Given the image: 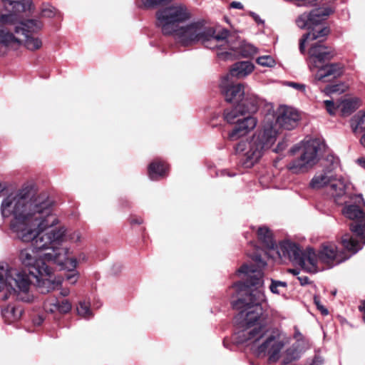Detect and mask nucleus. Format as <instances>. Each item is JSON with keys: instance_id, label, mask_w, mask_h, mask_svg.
I'll use <instances>...</instances> for the list:
<instances>
[{"instance_id": "1", "label": "nucleus", "mask_w": 365, "mask_h": 365, "mask_svg": "<svg viewBox=\"0 0 365 365\" xmlns=\"http://www.w3.org/2000/svg\"><path fill=\"white\" fill-rule=\"evenodd\" d=\"M250 257L257 267L243 264L238 269L237 272L240 274H244L246 277L245 292L247 294L245 297L236 301L233 306L237 309H241L236 317L242 328V330L236 333L237 341L251 346L252 350L255 352L256 346L262 342L269 331L262 323V320L267 319V315L264 314V316L263 304L265 307L267 299L262 288L264 281L261 269L264 267L267 263L258 254Z\"/></svg>"}, {"instance_id": "2", "label": "nucleus", "mask_w": 365, "mask_h": 365, "mask_svg": "<svg viewBox=\"0 0 365 365\" xmlns=\"http://www.w3.org/2000/svg\"><path fill=\"white\" fill-rule=\"evenodd\" d=\"M47 222L43 221L38 227L31 229L34 233L26 240L19 235H14L23 242L31 243V247L20 250L19 259L32 275L48 274L50 267L44 261L52 262L61 269L68 270L77 267V259L69 257V249L62 246L66 239V228L58 225H47Z\"/></svg>"}, {"instance_id": "3", "label": "nucleus", "mask_w": 365, "mask_h": 365, "mask_svg": "<svg viewBox=\"0 0 365 365\" xmlns=\"http://www.w3.org/2000/svg\"><path fill=\"white\" fill-rule=\"evenodd\" d=\"M1 212L4 217L13 216L10 230L22 239L31 237V229L38 224L48 222L47 225H59L60 220L53 210V200L46 194L34 195L29 187L11 192L1 202Z\"/></svg>"}, {"instance_id": "4", "label": "nucleus", "mask_w": 365, "mask_h": 365, "mask_svg": "<svg viewBox=\"0 0 365 365\" xmlns=\"http://www.w3.org/2000/svg\"><path fill=\"white\" fill-rule=\"evenodd\" d=\"M156 26L165 36H171L183 46H188L198 42L206 48H220L227 42L229 31L226 29L215 34L212 27L205 25L202 21L192 22L182 26L190 19L187 7L182 4H175L159 9L155 14Z\"/></svg>"}, {"instance_id": "5", "label": "nucleus", "mask_w": 365, "mask_h": 365, "mask_svg": "<svg viewBox=\"0 0 365 365\" xmlns=\"http://www.w3.org/2000/svg\"><path fill=\"white\" fill-rule=\"evenodd\" d=\"M277 132L272 123L264 125L251 138L242 140L236 145V153L240 156L242 165L251 168L261 158L263 151L276 141Z\"/></svg>"}, {"instance_id": "6", "label": "nucleus", "mask_w": 365, "mask_h": 365, "mask_svg": "<svg viewBox=\"0 0 365 365\" xmlns=\"http://www.w3.org/2000/svg\"><path fill=\"white\" fill-rule=\"evenodd\" d=\"M350 199L354 204L346 205L343 214L347 218L357 222L350 224V230L354 236L350 234L344 235L341 244L346 250L355 254L362 248L361 245L365 244V214L362 210L365 201L361 195L350 196Z\"/></svg>"}, {"instance_id": "7", "label": "nucleus", "mask_w": 365, "mask_h": 365, "mask_svg": "<svg viewBox=\"0 0 365 365\" xmlns=\"http://www.w3.org/2000/svg\"><path fill=\"white\" fill-rule=\"evenodd\" d=\"M31 280L28 274L19 268L0 265V292L9 293L3 296L6 300L12 297L17 300L29 302L32 299L30 294Z\"/></svg>"}, {"instance_id": "8", "label": "nucleus", "mask_w": 365, "mask_h": 365, "mask_svg": "<svg viewBox=\"0 0 365 365\" xmlns=\"http://www.w3.org/2000/svg\"><path fill=\"white\" fill-rule=\"evenodd\" d=\"M334 13V9L329 6L319 7L312 10L309 13H303L296 19V24L300 29H307L309 31L304 34L299 40V51L305 53V43L325 38L329 33L327 26L319 27V24Z\"/></svg>"}, {"instance_id": "9", "label": "nucleus", "mask_w": 365, "mask_h": 365, "mask_svg": "<svg viewBox=\"0 0 365 365\" xmlns=\"http://www.w3.org/2000/svg\"><path fill=\"white\" fill-rule=\"evenodd\" d=\"M335 56L334 51L322 43V40L311 45L308 51V65L311 70L318 68L315 73L317 81H327L326 78H336L342 73V68L339 63H326Z\"/></svg>"}, {"instance_id": "10", "label": "nucleus", "mask_w": 365, "mask_h": 365, "mask_svg": "<svg viewBox=\"0 0 365 365\" xmlns=\"http://www.w3.org/2000/svg\"><path fill=\"white\" fill-rule=\"evenodd\" d=\"M323 147L319 139L302 141L291 149L292 153L299 152V156L287 165V169L294 174L307 173L319 162Z\"/></svg>"}, {"instance_id": "11", "label": "nucleus", "mask_w": 365, "mask_h": 365, "mask_svg": "<svg viewBox=\"0 0 365 365\" xmlns=\"http://www.w3.org/2000/svg\"><path fill=\"white\" fill-rule=\"evenodd\" d=\"M0 14V44L17 50L21 47V21L19 14L24 11H5Z\"/></svg>"}, {"instance_id": "12", "label": "nucleus", "mask_w": 365, "mask_h": 365, "mask_svg": "<svg viewBox=\"0 0 365 365\" xmlns=\"http://www.w3.org/2000/svg\"><path fill=\"white\" fill-rule=\"evenodd\" d=\"M225 100L233 104L232 110L225 111L224 117L227 123H232L240 115L253 114L258 110L259 101L250 93H224Z\"/></svg>"}, {"instance_id": "13", "label": "nucleus", "mask_w": 365, "mask_h": 365, "mask_svg": "<svg viewBox=\"0 0 365 365\" xmlns=\"http://www.w3.org/2000/svg\"><path fill=\"white\" fill-rule=\"evenodd\" d=\"M286 343L284 334L274 329L270 330L262 342L256 346L254 353L260 358L267 357L269 364L276 363L281 358Z\"/></svg>"}, {"instance_id": "14", "label": "nucleus", "mask_w": 365, "mask_h": 365, "mask_svg": "<svg viewBox=\"0 0 365 365\" xmlns=\"http://www.w3.org/2000/svg\"><path fill=\"white\" fill-rule=\"evenodd\" d=\"M308 266L307 272H317L318 263L321 262L329 267L338 264L344 259L341 258L338 253L336 246L333 243L322 245L319 252L317 254L312 248L308 247L307 255Z\"/></svg>"}, {"instance_id": "15", "label": "nucleus", "mask_w": 365, "mask_h": 365, "mask_svg": "<svg viewBox=\"0 0 365 365\" xmlns=\"http://www.w3.org/2000/svg\"><path fill=\"white\" fill-rule=\"evenodd\" d=\"M42 26V23L38 20L29 19L21 21V46H24L32 51L40 49L42 46V41L41 38L34 35V33L39 31Z\"/></svg>"}, {"instance_id": "16", "label": "nucleus", "mask_w": 365, "mask_h": 365, "mask_svg": "<svg viewBox=\"0 0 365 365\" xmlns=\"http://www.w3.org/2000/svg\"><path fill=\"white\" fill-rule=\"evenodd\" d=\"M277 253L280 257L288 258L292 263L299 265L307 271L308 248L302 251L296 243L285 241L279 244Z\"/></svg>"}, {"instance_id": "17", "label": "nucleus", "mask_w": 365, "mask_h": 365, "mask_svg": "<svg viewBox=\"0 0 365 365\" xmlns=\"http://www.w3.org/2000/svg\"><path fill=\"white\" fill-rule=\"evenodd\" d=\"M276 122L284 129L295 128L301 120V113L294 107L280 105L276 112Z\"/></svg>"}, {"instance_id": "18", "label": "nucleus", "mask_w": 365, "mask_h": 365, "mask_svg": "<svg viewBox=\"0 0 365 365\" xmlns=\"http://www.w3.org/2000/svg\"><path fill=\"white\" fill-rule=\"evenodd\" d=\"M235 123L234 128L228 133V139L232 141H235L253 130L257 126V119L254 116L248 115L237 119Z\"/></svg>"}, {"instance_id": "19", "label": "nucleus", "mask_w": 365, "mask_h": 365, "mask_svg": "<svg viewBox=\"0 0 365 365\" xmlns=\"http://www.w3.org/2000/svg\"><path fill=\"white\" fill-rule=\"evenodd\" d=\"M331 168H325L322 171L317 172L309 182V187L313 190H319L329 184H331L335 180L336 176L334 174V169L338 165V159L332 157Z\"/></svg>"}, {"instance_id": "20", "label": "nucleus", "mask_w": 365, "mask_h": 365, "mask_svg": "<svg viewBox=\"0 0 365 365\" xmlns=\"http://www.w3.org/2000/svg\"><path fill=\"white\" fill-rule=\"evenodd\" d=\"M52 273V269L50 267V272L48 275L34 274V277L36 279L37 287L42 293H48L61 285L62 279L59 277H53Z\"/></svg>"}, {"instance_id": "21", "label": "nucleus", "mask_w": 365, "mask_h": 365, "mask_svg": "<svg viewBox=\"0 0 365 365\" xmlns=\"http://www.w3.org/2000/svg\"><path fill=\"white\" fill-rule=\"evenodd\" d=\"M347 182L343 178H335L329 187V192L337 204H343L341 198L346 194Z\"/></svg>"}, {"instance_id": "22", "label": "nucleus", "mask_w": 365, "mask_h": 365, "mask_svg": "<svg viewBox=\"0 0 365 365\" xmlns=\"http://www.w3.org/2000/svg\"><path fill=\"white\" fill-rule=\"evenodd\" d=\"M255 66L250 61H239L235 63L230 70V75L238 78H244L250 74Z\"/></svg>"}, {"instance_id": "23", "label": "nucleus", "mask_w": 365, "mask_h": 365, "mask_svg": "<svg viewBox=\"0 0 365 365\" xmlns=\"http://www.w3.org/2000/svg\"><path fill=\"white\" fill-rule=\"evenodd\" d=\"M4 11H26L31 9V0H1Z\"/></svg>"}, {"instance_id": "24", "label": "nucleus", "mask_w": 365, "mask_h": 365, "mask_svg": "<svg viewBox=\"0 0 365 365\" xmlns=\"http://www.w3.org/2000/svg\"><path fill=\"white\" fill-rule=\"evenodd\" d=\"M307 349V346H302L299 343H294L291 346L287 348L284 354L282 361V365H287L292 361L298 359L301 354Z\"/></svg>"}, {"instance_id": "25", "label": "nucleus", "mask_w": 365, "mask_h": 365, "mask_svg": "<svg viewBox=\"0 0 365 365\" xmlns=\"http://www.w3.org/2000/svg\"><path fill=\"white\" fill-rule=\"evenodd\" d=\"M23 313V309L21 306L17 304H9L4 307L1 311V314L8 324H12L18 321Z\"/></svg>"}, {"instance_id": "26", "label": "nucleus", "mask_w": 365, "mask_h": 365, "mask_svg": "<svg viewBox=\"0 0 365 365\" xmlns=\"http://www.w3.org/2000/svg\"><path fill=\"white\" fill-rule=\"evenodd\" d=\"M361 106L358 98L346 97L340 101V108L343 116H349Z\"/></svg>"}, {"instance_id": "27", "label": "nucleus", "mask_w": 365, "mask_h": 365, "mask_svg": "<svg viewBox=\"0 0 365 365\" xmlns=\"http://www.w3.org/2000/svg\"><path fill=\"white\" fill-rule=\"evenodd\" d=\"M168 168L164 163L155 161L148 167V175L151 180H155L165 175Z\"/></svg>"}, {"instance_id": "28", "label": "nucleus", "mask_w": 365, "mask_h": 365, "mask_svg": "<svg viewBox=\"0 0 365 365\" xmlns=\"http://www.w3.org/2000/svg\"><path fill=\"white\" fill-rule=\"evenodd\" d=\"M257 236L265 247L269 249L274 247L275 242L273 240L272 233L268 227L265 226L259 227L257 230Z\"/></svg>"}, {"instance_id": "29", "label": "nucleus", "mask_w": 365, "mask_h": 365, "mask_svg": "<svg viewBox=\"0 0 365 365\" xmlns=\"http://www.w3.org/2000/svg\"><path fill=\"white\" fill-rule=\"evenodd\" d=\"M220 87L222 91H244L245 86L242 83L234 84L230 82V76H226L221 80Z\"/></svg>"}, {"instance_id": "30", "label": "nucleus", "mask_w": 365, "mask_h": 365, "mask_svg": "<svg viewBox=\"0 0 365 365\" xmlns=\"http://www.w3.org/2000/svg\"><path fill=\"white\" fill-rule=\"evenodd\" d=\"M76 310L78 314L85 319H90L93 317V313L90 308V304L85 301L80 302L78 303Z\"/></svg>"}, {"instance_id": "31", "label": "nucleus", "mask_w": 365, "mask_h": 365, "mask_svg": "<svg viewBox=\"0 0 365 365\" xmlns=\"http://www.w3.org/2000/svg\"><path fill=\"white\" fill-rule=\"evenodd\" d=\"M365 125V111L360 110L351 119V126L354 131L358 128H362Z\"/></svg>"}, {"instance_id": "32", "label": "nucleus", "mask_w": 365, "mask_h": 365, "mask_svg": "<svg viewBox=\"0 0 365 365\" xmlns=\"http://www.w3.org/2000/svg\"><path fill=\"white\" fill-rule=\"evenodd\" d=\"M257 53V48L252 44H244L241 47L240 53L245 58L251 57Z\"/></svg>"}, {"instance_id": "33", "label": "nucleus", "mask_w": 365, "mask_h": 365, "mask_svg": "<svg viewBox=\"0 0 365 365\" xmlns=\"http://www.w3.org/2000/svg\"><path fill=\"white\" fill-rule=\"evenodd\" d=\"M173 1V0H141L143 6L146 9L155 8Z\"/></svg>"}, {"instance_id": "34", "label": "nucleus", "mask_w": 365, "mask_h": 365, "mask_svg": "<svg viewBox=\"0 0 365 365\" xmlns=\"http://www.w3.org/2000/svg\"><path fill=\"white\" fill-rule=\"evenodd\" d=\"M324 103L326 106L327 112L330 115H334L336 113V110L340 108V101H337L336 102H334L331 100H326L324 101Z\"/></svg>"}, {"instance_id": "35", "label": "nucleus", "mask_w": 365, "mask_h": 365, "mask_svg": "<svg viewBox=\"0 0 365 365\" xmlns=\"http://www.w3.org/2000/svg\"><path fill=\"white\" fill-rule=\"evenodd\" d=\"M257 63L262 66L272 67L275 61L271 56H262L257 58Z\"/></svg>"}, {"instance_id": "36", "label": "nucleus", "mask_w": 365, "mask_h": 365, "mask_svg": "<svg viewBox=\"0 0 365 365\" xmlns=\"http://www.w3.org/2000/svg\"><path fill=\"white\" fill-rule=\"evenodd\" d=\"M44 308L48 312L54 313L58 312V299H51L46 300L44 303Z\"/></svg>"}, {"instance_id": "37", "label": "nucleus", "mask_w": 365, "mask_h": 365, "mask_svg": "<svg viewBox=\"0 0 365 365\" xmlns=\"http://www.w3.org/2000/svg\"><path fill=\"white\" fill-rule=\"evenodd\" d=\"M271 284L269 287L270 291L274 294H279L280 291L279 289V287L286 288L287 286V282L271 279Z\"/></svg>"}, {"instance_id": "38", "label": "nucleus", "mask_w": 365, "mask_h": 365, "mask_svg": "<svg viewBox=\"0 0 365 365\" xmlns=\"http://www.w3.org/2000/svg\"><path fill=\"white\" fill-rule=\"evenodd\" d=\"M57 14L56 9L50 5L44 6L41 9V16L53 18Z\"/></svg>"}, {"instance_id": "39", "label": "nucleus", "mask_w": 365, "mask_h": 365, "mask_svg": "<svg viewBox=\"0 0 365 365\" xmlns=\"http://www.w3.org/2000/svg\"><path fill=\"white\" fill-rule=\"evenodd\" d=\"M71 307V304L68 300L64 299L61 302L58 300V312L61 314L68 313Z\"/></svg>"}, {"instance_id": "40", "label": "nucleus", "mask_w": 365, "mask_h": 365, "mask_svg": "<svg viewBox=\"0 0 365 365\" xmlns=\"http://www.w3.org/2000/svg\"><path fill=\"white\" fill-rule=\"evenodd\" d=\"M294 338L296 339L294 343H299L302 346L307 347V341L304 338L303 335L296 327H294Z\"/></svg>"}, {"instance_id": "41", "label": "nucleus", "mask_w": 365, "mask_h": 365, "mask_svg": "<svg viewBox=\"0 0 365 365\" xmlns=\"http://www.w3.org/2000/svg\"><path fill=\"white\" fill-rule=\"evenodd\" d=\"M349 87L345 83L333 85L331 87H327L324 91H346Z\"/></svg>"}, {"instance_id": "42", "label": "nucleus", "mask_w": 365, "mask_h": 365, "mask_svg": "<svg viewBox=\"0 0 365 365\" xmlns=\"http://www.w3.org/2000/svg\"><path fill=\"white\" fill-rule=\"evenodd\" d=\"M283 84L286 85L294 90H299V91H304L306 89V85L303 84V83L284 81V82H283Z\"/></svg>"}, {"instance_id": "43", "label": "nucleus", "mask_w": 365, "mask_h": 365, "mask_svg": "<svg viewBox=\"0 0 365 365\" xmlns=\"http://www.w3.org/2000/svg\"><path fill=\"white\" fill-rule=\"evenodd\" d=\"M76 268V267L73 269L71 270V272H73L72 274H67L66 277V279L69 281V282L72 284H76L78 278V272L75 270ZM66 269L67 270V269ZM68 271L69 270L68 269Z\"/></svg>"}, {"instance_id": "44", "label": "nucleus", "mask_w": 365, "mask_h": 365, "mask_svg": "<svg viewBox=\"0 0 365 365\" xmlns=\"http://www.w3.org/2000/svg\"><path fill=\"white\" fill-rule=\"evenodd\" d=\"M314 302L315 305L317 306V309L321 312V313L323 315H327L329 314V312L327 309H326L320 302L319 298L317 296H314Z\"/></svg>"}, {"instance_id": "45", "label": "nucleus", "mask_w": 365, "mask_h": 365, "mask_svg": "<svg viewBox=\"0 0 365 365\" xmlns=\"http://www.w3.org/2000/svg\"><path fill=\"white\" fill-rule=\"evenodd\" d=\"M323 359L319 356H315L310 365H322L323 364Z\"/></svg>"}, {"instance_id": "46", "label": "nucleus", "mask_w": 365, "mask_h": 365, "mask_svg": "<svg viewBox=\"0 0 365 365\" xmlns=\"http://www.w3.org/2000/svg\"><path fill=\"white\" fill-rule=\"evenodd\" d=\"M232 8L242 9L243 8V5L238 1H232L230 4Z\"/></svg>"}, {"instance_id": "47", "label": "nucleus", "mask_w": 365, "mask_h": 365, "mask_svg": "<svg viewBox=\"0 0 365 365\" xmlns=\"http://www.w3.org/2000/svg\"><path fill=\"white\" fill-rule=\"evenodd\" d=\"M286 146L287 145L284 143H279L277 148L274 150L276 152H278L279 150H282L285 148Z\"/></svg>"}, {"instance_id": "48", "label": "nucleus", "mask_w": 365, "mask_h": 365, "mask_svg": "<svg viewBox=\"0 0 365 365\" xmlns=\"http://www.w3.org/2000/svg\"><path fill=\"white\" fill-rule=\"evenodd\" d=\"M80 238H81V237H80V235L78 232H74L73 234V236H71V240H74L76 242L79 241Z\"/></svg>"}, {"instance_id": "49", "label": "nucleus", "mask_w": 365, "mask_h": 365, "mask_svg": "<svg viewBox=\"0 0 365 365\" xmlns=\"http://www.w3.org/2000/svg\"><path fill=\"white\" fill-rule=\"evenodd\" d=\"M359 310L363 312V321L365 323V301L359 306Z\"/></svg>"}, {"instance_id": "50", "label": "nucleus", "mask_w": 365, "mask_h": 365, "mask_svg": "<svg viewBox=\"0 0 365 365\" xmlns=\"http://www.w3.org/2000/svg\"><path fill=\"white\" fill-rule=\"evenodd\" d=\"M357 163L361 166L363 167L364 168H365V158H359L357 160Z\"/></svg>"}, {"instance_id": "51", "label": "nucleus", "mask_w": 365, "mask_h": 365, "mask_svg": "<svg viewBox=\"0 0 365 365\" xmlns=\"http://www.w3.org/2000/svg\"><path fill=\"white\" fill-rule=\"evenodd\" d=\"M131 223L132 224H141L142 223V220L140 218H139V219H132L131 220Z\"/></svg>"}, {"instance_id": "52", "label": "nucleus", "mask_w": 365, "mask_h": 365, "mask_svg": "<svg viewBox=\"0 0 365 365\" xmlns=\"http://www.w3.org/2000/svg\"><path fill=\"white\" fill-rule=\"evenodd\" d=\"M289 272H291L294 275H297L299 273V272L297 269H289Z\"/></svg>"}, {"instance_id": "53", "label": "nucleus", "mask_w": 365, "mask_h": 365, "mask_svg": "<svg viewBox=\"0 0 365 365\" xmlns=\"http://www.w3.org/2000/svg\"><path fill=\"white\" fill-rule=\"evenodd\" d=\"M61 295H63V296H64V297H65V296H67V295H68V294H69V290H68V289H64V290H63V291L61 292Z\"/></svg>"}, {"instance_id": "54", "label": "nucleus", "mask_w": 365, "mask_h": 365, "mask_svg": "<svg viewBox=\"0 0 365 365\" xmlns=\"http://www.w3.org/2000/svg\"><path fill=\"white\" fill-rule=\"evenodd\" d=\"M361 143L365 147V134L361 138Z\"/></svg>"}, {"instance_id": "55", "label": "nucleus", "mask_w": 365, "mask_h": 365, "mask_svg": "<svg viewBox=\"0 0 365 365\" xmlns=\"http://www.w3.org/2000/svg\"><path fill=\"white\" fill-rule=\"evenodd\" d=\"M5 189V187L0 184V193Z\"/></svg>"}, {"instance_id": "56", "label": "nucleus", "mask_w": 365, "mask_h": 365, "mask_svg": "<svg viewBox=\"0 0 365 365\" xmlns=\"http://www.w3.org/2000/svg\"><path fill=\"white\" fill-rule=\"evenodd\" d=\"M267 107H268V108H267L268 110H269L270 109L272 108V105H269Z\"/></svg>"}, {"instance_id": "57", "label": "nucleus", "mask_w": 365, "mask_h": 365, "mask_svg": "<svg viewBox=\"0 0 365 365\" xmlns=\"http://www.w3.org/2000/svg\"><path fill=\"white\" fill-rule=\"evenodd\" d=\"M255 21H258V16H257V15H256V16H255Z\"/></svg>"}, {"instance_id": "58", "label": "nucleus", "mask_w": 365, "mask_h": 365, "mask_svg": "<svg viewBox=\"0 0 365 365\" xmlns=\"http://www.w3.org/2000/svg\"><path fill=\"white\" fill-rule=\"evenodd\" d=\"M241 284H236L235 286H240Z\"/></svg>"}]
</instances>
